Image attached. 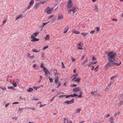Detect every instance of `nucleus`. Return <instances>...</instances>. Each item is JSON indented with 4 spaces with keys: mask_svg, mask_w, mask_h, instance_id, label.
Masks as SVG:
<instances>
[{
    "mask_svg": "<svg viewBox=\"0 0 123 123\" xmlns=\"http://www.w3.org/2000/svg\"><path fill=\"white\" fill-rule=\"evenodd\" d=\"M108 63L106 64L105 65V67L108 68L114 65H116L117 66H119L121 64V62L119 63H116L114 61H116L115 59L117 56V54L116 53L113 51H110L109 52L108 54Z\"/></svg>",
    "mask_w": 123,
    "mask_h": 123,
    "instance_id": "nucleus-1",
    "label": "nucleus"
},
{
    "mask_svg": "<svg viewBox=\"0 0 123 123\" xmlns=\"http://www.w3.org/2000/svg\"><path fill=\"white\" fill-rule=\"evenodd\" d=\"M67 8L68 10V9H70L73 6V4L71 0H69L68 1Z\"/></svg>",
    "mask_w": 123,
    "mask_h": 123,
    "instance_id": "nucleus-2",
    "label": "nucleus"
},
{
    "mask_svg": "<svg viewBox=\"0 0 123 123\" xmlns=\"http://www.w3.org/2000/svg\"><path fill=\"white\" fill-rule=\"evenodd\" d=\"M78 10V9L76 7H72L71 9L68 10L69 13H70L71 11H72L73 13L77 11Z\"/></svg>",
    "mask_w": 123,
    "mask_h": 123,
    "instance_id": "nucleus-3",
    "label": "nucleus"
},
{
    "mask_svg": "<svg viewBox=\"0 0 123 123\" xmlns=\"http://www.w3.org/2000/svg\"><path fill=\"white\" fill-rule=\"evenodd\" d=\"M53 9V8L52 7L48 8L45 9V11L48 14H50L52 12Z\"/></svg>",
    "mask_w": 123,
    "mask_h": 123,
    "instance_id": "nucleus-4",
    "label": "nucleus"
},
{
    "mask_svg": "<svg viewBox=\"0 0 123 123\" xmlns=\"http://www.w3.org/2000/svg\"><path fill=\"white\" fill-rule=\"evenodd\" d=\"M77 75V74L76 75H74V77L73 79L72 80H73L75 81L78 82V83H79L80 81V79L79 78H76V76Z\"/></svg>",
    "mask_w": 123,
    "mask_h": 123,
    "instance_id": "nucleus-5",
    "label": "nucleus"
},
{
    "mask_svg": "<svg viewBox=\"0 0 123 123\" xmlns=\"http://www.w3.org/2000/svg\"><path fill=\"white\" fill-rule=\"evenodd\" d=\"M40 3V1L36 3L34 6V8H35L36 9L38 8L41 6L40 4H41V3Z\"/></svg>",
    "mask_w": 123,
    "mask_h": 123,
    "instance_id": "nucleus-6",
    "label": "nucleus"
},
{
    "mask_svg": "<svg viewBox=\"0 0 123 123\" xmlns=\"http://www.w3.org/2000/svg\"><path fill=\"white\" fill-rule=\"evenodd\" d=\"M72 32L73 33V34H79L80 33L79 31H77L75 29H73L72 31Z\"/></svg>",
    "mask_w": 123,
    "mask_h": 123,
    "instance_id": "nucleus-7",
    "label": "nucleus"
},
{
    "mask_svg": "<svg viewBox=\"0 0 123 123\" xmlns=\"http://www.w3.org/2000/svg\"><path fill=\"white\" fill-rule=\"evenodd\" d=\"M80 88L79 87H76L73 90V92H76V91H78L79 92H80Z\"/></svg>",
    "mask_w": 123,
    "mask_h": 123,
    "instance_id": "nucleus-8",
    "label": "nucleus"
},
{
    "mask_svg": "<svg viewBox=\"0 0 123 123\" xmlns=\"http://www.w3.org/2000/svg\"><path fill=\"white\" fill-rule=\"evenodd\" d=\"M59 77L58 76L57 77L55 78V83L56 84H57L58 82Z\"/></svg>",
    "mask_w": 123,
    "mask_h": 123,
    "instance_id": "nucleus-9",
    "label": "nucleus"
},
{
    "mask_svg": "<svg viewBox=\"0 0 123 123\" xmlns=\"http://www.w3.org/2000/svg\"><path fill=\"white\" fill-rule=\"evenodd\" d=\"M22 14H20L18 15L17 16L15 17V20H17L18 19L22 17Z\"/></svg>",
    "mask_w": 123,
    "mask_h": 123,
    "instance_id": "nucleus-10",
    "label": "nucleus"
},
{
    "mask_svg": "<svg viewBox=\"0 0 123 123\" xmlns=\"http://www.w3.org/2000/svg\"><path fill=\"white\" fill-rule=\"evenodd\" d=\"M48 0H42L40 1V3H41V4L43 5L46 2L48 1Z\"/></svg>",
    "mask_w": 123,
    "mask_h": 123,
    "instance_id": "nucleus-11",
    "label": "nucleus"
},
{
    "mask_svg": "<svg viewBox=\"0 0 123 123\" xmlns=\"http://www.w3.org/2000/svg\"><path fill=\"white\" fill-rule=\"evenodd\" d=\"M63 18V16L62 15H59V16L58 18V19H59L61 20H62Z\"/></svg>",
    "mask_w": 123,
    "mask_h": 123,
    "instance_id": "nucleus-12",
    "label": "nucleus"
},
{
    "mask_svg": "<svg viewBox=\"0 0 123 123\" xmlns=\"http://www.w3.org/2000/svg\"><path fill=\"white\" fill-rule=\"evenodd\" d=\"M81 110V109H80L78 108L77 110L75 112L79 114V115H80V112Z\"/></svg>",
    "mask_w": 123,
    "mask_h": 123,
    "instance_id": "nucleus-13",
    "label": "nucleus"
},
{
    "mask_svg": "<svg viewBox=\"0 0 123 123\" xmlns=\"http://www.w3.org/2000/svg\"><path fill=\"white\" fill-rule=\"evenodd\" d=\"M39 40V39H37L36 38H34L33 39H32L31 40V41L32 42H34L35 41H38Z\"/></svg>",
    "mask_w": 123,
    "mask_h": 123,
    "instance_id": "nucleus-14",
    "label": "nucleus"
},
{
    "mask_svg": "<svg viewBox=\"0 0 123 123\" xmlns=\"http://www.w3.org/2000/svg\"><path fill=\"white\" fill-rule=\"evenodd\" d=\"M34 3V1L33 0H31V1L30 2V3L29 4L31 6L33 5Z\"/></svg>",
    "mask_w": 123,
    "mask_h": 123,
    "instance_id": "nucleus-15",
    "label": "nucleus"
},
{
    "mask_svg": "<svg viewBox=\"0 0 123 123\" xmlns=\"http://www.w3.org/2000/svg\"><path fill=\"white\" fill-rule=\"evenodd\" d=\"M49 35H47L45 38V40H46L49 39Z\"/></svg>",
    "mask_w": 123,
    "mask_h": 123,
    "instance_id": "nucleus-16",
    "label": "nucleus"
},
{
    "mask_svg": "<svg viewBox=\"0 0 123 123\" xmlns=\"http://www.w3.org/2000/svg\"><path fill=\"white\" fill-rule=\"evenodd\" d=\"M33 89L32 88H29L27 90V91L29 92H30L32 91H33Z\"/></svg>",
    "mask_w": 123,
    "mask_h": 123,
    "instance_id": "nucleus-17",
    "label": "nucleus"
},
{
    "mask_svg": "<svg viewBox=\"0 0 123 123\" xmlns=\"http://www.w3.org/2000/svg\"><path fill=\"white\" fill-rule=\"evenodd\" d=\"M88 34V33H82L81 34L83 36L85 37Z\"/></svg>",
    "mask_w": 123,
    "mask_h": 123,
    "instance_id": "nucleus-18",
    "label": "nucleus"
},
{
    "mask_svg": "<svg viewBox=\"0 0 123 123\" xmlns=\"http://www.w3.org/2000/svg\"><path fill=\"white\" fill-rule=\"evenodd\" d=\"M79 115V114H77L75 112H74L73 114V116L75 117H77V116H78Z\"/></svg>",
    "mask_w": 123,
    "mask_h": 123,
    "instance_id": "nucleus-19",
    "label": "nucleus"
},
{
    "mask_svg": "<svg viewBox=\"0 0 123 123\" xmlns=\"http://www.w3.org/2000/svg\"><path fill=\"white\" fill-rule=\"evenodd\" d=\"M83 44L82 43H80L78 44L77 46L78 47H82L83 46Z\"/></svg>",
    "mask_w": 123,
    "mask_h": 123,
    "instance_id": "nucleus-20",
    "label": "nucleus"
},
{
    "mask_svg": "<svg viewBox=\"0 0 123 123\" xmlns=\"http://www.w3.org/2000/svg\"><path fill=\"white\" fill-rule=\"evenodd\" d=\"M69 104L73 103L74 102V99H72L70 101H69Z\"/></svg>",
    "mask_w": 123,
    "mask_h": 123,
    "instance_id": "nucleus-21",
    "label": "nucleus"
},
{
    "mask_svg": "<svg viewBox=\"0 0 123 123\" xmlns=\"http://www.w3.org/2000/svg\"><path fill=\"white\" fill-rule=\"evenodd\" d=\"M69 104L73 103L74 102V99H72L70 101H69Z\"/></svg>",
    "mask_w": 123,
    "mask_h": 123,
    "instance_id": "nucleus-22",
    "label": "nucleus"
},
{
    "mask_svg": "<svg viewBox=\"0 0 123 123\" xmlns=\"http://www.w3.org/2000/svg\"><path fill=\"white\" fill-rule=\"evenodd\" d=\"M7 88L8 89H11L13 90H15L14 88L12 86H8Z\"/></svg>",
    "mask_w": 123,
    "mask_h": 123,
    "instance_id": "nucleus-23",
    "label": "nucleus"
},
{
    "mask_svg": "<svg viewBox=\"0 0 123 123\" xmlns=\"http://www.w3.org/2000/svg\"><path fill=\"white\" fill-rule=\"evenodd\" d=\"M32 51L33 52H36V53H38L40 51V50H39L38 51H37L35 49H34L32 50Z\"/></svg>",
    "mask_w": 123,
    "mask_h": 123,
    "instance_id": "nucleus-24",
    "label": "nucleus"
},
{
    "mask_svg": "<svg viewBox=\"0 0 123 123\" xmlns=\"http://www.w3.org/2000/svg\"><path fill=\"white\" fill-rule=\"evenodd\" d=\"M57 83L58 84V85L57 87V88H58L61 85L62 83L60 81H59V82Z\"/></svg>",
    "mask_w": 123,
    "mask_h": 123,
    "instance_id": "nucleus-25",
    "label": "nucleus"
},
{
    "mask_svg": "<svg viewBox=\"0 0 123 123\" xmlns=\"http://www.w3.org/2000/svg\"><path fill=\"white\" fill-rule=\"evenodd\" d=\"M77 86V85L74 84H71L70 85V86L72 87H75Z\"/></svg>",
    "mask_w": 123,
    "mask_h": 123,
    "instance_id": "nucleus-26",
    "label": "nucleus"
},
{
    "mask_svg": "<svg viewBox=\"0 0 123 123\" xmlns=\"http://www.w3.org/2000/svg\"><path fill=\"white\" fill-rule=\"evenodd\" d=\"M48 78L50 83H52L53 82V79L52 78H50V77H49Z\"/></svg>",
    "mask_w": 123,
    "mask_h": 123,
    "instance_id": "nucleus-27",
    "label": "nucleus"
},
{
    "mask_svg": "<svg viewBox=\"0 0 123 123\" xmlns=\"http://www.w3.org/2000/svg\"><path fill=\"white\" fill-rule=\"evenodd\" d=\"M48 46H44L42 48V50H45V49H47V48H48Z\"/></svg>",
    "mask_w": 123,
    "mask_h": 123,
    "instance_id": "nucleus-28",
    "label": "nucleus"
},
{
    "mask_svg": "<svg viewBox=\"0 0 123 123\" xmlns=\"http://www.w3.org/2000/svg\"><path fill=\"white\" fill-rule=\"evenodd\" d=\"M66 98H68L70 97L71 96L73 97V95H66Z\"/></svg>",
    "mask_w": 123,
    "mask_h": 123,
    "instance_id": "nucleus-29",
    "label": "nucleus"
},
{
    "mask_svg": "<svg viewBox=\"0 0 123 123\" xmlns=\"http://www.w3.org/2000/svg\"><path fill=\"white\" fill-rule=\"evenodd\" d=\"M49 21H48L47 22H45V23H43L42 25V26H45V25H46V24H48V23H49Z\"/></svg>",
    "mask_w": 123,
    "mask_h": 123,
    "instance_id": "nucleus-30",
    "label": "nucleus"
},
{
    "mask_svg": "<svg viewBox=\"0 0 123 123\" xmlns=\"http://www.w3.org/2000/svg\"><path fill=\"white\" fill-rule=\"evenodd\" d=\"M48 70H46L44 71L45 72V74L47 76L48 75Z\"/></svg>",
    "mask_w": 123,
    "mask_h": 123,
    "instance_id": "nucleus-31",
    "label": "nucleus"
},
{
    "mask_svg": "<svg viewBox=\"0 0 123 123\" xmlns=\"http://www.w3.org/2000/svg\"><path fill=\"white\" fill-rule=\"evenodd\" d=\"M80 95H78V96H79V98H81L82 95H81V94L82 93V92H80Z\"/></svg>",
    "mask_w": 123,
    "mask_h": 123,
    "instance_id": "nucleus-32",
    "label": "nucleus"
},
{
    "mask_svg": "<svg viewBox=\"0 0 123 123\" xmlns=\"http://www.w3.org/2000/svg\"><path fill=\"white\" fill-rule=\"evenodd\" d=\"M60 74V73H57L54 74L55 76H57L59 75Z\"/></svg>",
    "mask_w": 123,
    "mask_h": 123,
    "instance_id": "nucleus-33",
    "label": "nucleus"
},
{
    "mask_svg": "<svg viewBox=\"0 0 123 123\" xmlns=\"http://www.w3.org/2000/svg\"><path fill=\"white\" fill-rule=\"evenodd\" d=\"M116 77V76H112L111 78V80H112L115 79Z\"/></svg>",
    "mask_w": 123,
    "mask_h": 123,
    "instance_id": "nucleus-34",
    "label": "nucleus"
},
{
    "mask_svg": "<svg viewBox=\"0 0 123 123\" xmlns=\"http://www.w3.org/2000/svg\"><path fill=\"white\" fill-rule=\"evenodd\" d=\"M62 67L63 68H65V67L64 65V64L63 62H62Z\"/></svg>",
    "mask_w": 123,
    "mask_h": 123,
    "instance_id": "nucleus-35",
    "label": "nucleus"
},
{
    "mask_svg": "<svg viewBox=\"0 0 123 123\" xmlns=\"http://www.w3.org/2000/svg\"><path fill=\"white\" fill-rule=\"evenodd\" d=\"M67 123H72V122L70 120H67Z\"/></svg>",
    "mask_w": 123,
    "mask_h": 123,
    "instance_id": "nucleus-36",
    "label": "nucleus"
},
{
    "mask_svg": "<svg viewBox=\"0 0 123 123\" xmlns=\"http://www.w3.org/2000/svg\"><path fill=\"white\" fill-rule=\"evenodd\" d=\"M65 103H67V104H69V101L66 100L65 101Z\"/></svg>",
    "mask_w": 123,
    "mask_h": 123,
    "instance_id": "nucleus-37",
    "label": "nucleus"
},
{
    "mask_svg": "<svg viewBox=\"0 0 123 123\" xmlns=\"http://www.w3.org/2000/svg\"><path fill=\"white\" fill-rule=\"evenodd\" d=\"M38 34L37 33L35 32L34 33H33V35L34 36H37L38 35Z\"/></svg>",
    "mask_w": 123,
    "mask_h": 123,
    "instance_id": "nucleus-38",
    "label": "nucleus"
},
{
    "mask_svg": "<svg viewBox=\"0 0 123 123\" xmlns=\"http://www.w3.org/2000/svg\"><path fill=\"white\" fill-rule=\"evenodd\" d=\"M12 84L14 87H15L17 85L16 83H12Z\"/></svg>",
    "mask_w": 123,
    "mask_h": 123,
    "instance_id": "nucleus-39",
    "label": "nucleus"
},
{
    "mask_svg": "<svg viewBox=\"0 0 123 123\" xmlns=\"http://www.w3.org/2000/svg\"><path fill=\"white\" fill-rule=\"evenodd\" d=\"M0 88L2 90H6V88L5 87H1Z\"/></svg>",
    "mask_w": 123,
    "mask_h": 123,
    "instance_id": "nucleus-40",
    "label": "nucleus"
},
{
    "mask_svg": "<svg viewBox=\"0 0 123 123\" xmlns=\"http://www.w3.org/2000/svg\"><path fill=\"white\" fill-rule=\"evenodd\" d=\"M77 49H79H79L82 50L83 49V48H82V47H77Z\"/></svg>",
    "mask_w": 123,
    "mask_h": 123,
    "instance_id": "nucleus-41",
    "label": "nucleus"
},
{
    "mask_svg": "<svg viewBox=\"0 0 123 123\" xmlns=\"http://www.w3.org/2000/svg\"><path fill=\"white\" fill-rule=\"evenodd\" d=\"M92 59L93 61H95L96 60V59L93 56L92 58Z\"/></svg>",
    "mask_w": 123,
    "mask_h": 123,
    "instance_id": "nucleus-42",
    "label": "nucleus"
},
{
    "mask_svg": "<svg viewBox=\"0 0 123 123\" xmlns=\"http://www.w3.org/2000/svg\"><path fill=\"white\" fill-rule=\"evenodd\" d=\"M100 27H98L96 28V31L97 32L98 31L100 30Z\"/></svg>",
    "mask_w": 123,
    "mask_h": 123,
    "instance_id": "nucleus-43",
    "label": "nucleus"
},
{
    "mask_svg": "<svg viewBox=\"0 0 123 123\" xmlns=\"http://www.w3.org/2000/svg\"><path fill=\"white\" fill-rule=\"evenodd\" d=\"M88 62L87 60V59H86V61H84V62H83L82 63V64L83 65H84L85 64V62Z\"/></svg>",
    "mask_w": 123,
    "mask_h": 123,
    "instance_id": "nucleus-44",
    "label": "nucleus"
},
{
    "mask_svg": "<svg viewBox=\"0 0 123 123\" xmlns=\"http://www.w3.org/2000/svg\"><path fill=\"white\" fill-rule=\"evenodd\" d=\"M99 66V65L97 66V67L94 69V70H96V71H97L98 70V69H97V70H96V69Z\"/></svg>",
    "mask_w": 123,
    "mask_h": 123,
    "instance_id": "nucleus-45",
    "label": "nucleus"
},
{
    "mask_svg": "<svg viewBox=\"0 0 123 123\" xmlns=\"http://www.w3.org/2000/svg\"><path fill=\"white\" fill-rule=\"evenodd\" d=\"M67 28V30H65V31H64L63 32V33L64 34L66 33L67 32V31H68V28Z\"/></svg>",
    "mask_w": 123,
    "mask_h": 123,
    "instance_id": "nucleus-46",
    "label": "nucleus"
},
{
    "mask_svg": "<svg viewBox=\"0 0 123 123\" xmlns=\"http://www.w3.org/2000/svg\"><path fill=\"white\" fill-rule=\"evenodd\" d=\"M10 103H7V104H6L5 105V107H6L7 106H8L9 105Z\"/></svg>",
    "mask_w": 123,
    "mask_h": 123,
    "instance_id": "nucleus-47",
    "label": "nucleus"
},
{
    "mask_svg": "<svg viewBox=\"0 0 123 123\" xmlns=\"http://www.w3.org/2000/svg\"><path fill=\"white\" fill-rule=\"evenodd\" d=\"M98 94L97 93V91L94 92V95H97Z\"/></svg>",
    "mask_w": 123,
    "mask_h": 123,
    "instance_id": "nucleus-48",
    "label": "nucleus"
},
{
    "mask_svg": "<svg viewBox=\"0 0 123 123\" xmlns=\"http://www.w3.org/2000/svg\"><path fill=\"white\" fill-rule=\"evenodd\" d=\"M31 6L29 4L27 8V9H30L31 7Z\"/></svg>",
    "mask_w": 123,
    "mask_h": 123,
    "instance_id": "nucleus-49",
    "label": "nucleus"
},
{
    "mask_svg": "<svg viewBox=\"0 0 123 123\" xmlns=\"http://www.w3.org/2000/svg\"><path fill=\"white\" fill-rule=\"evenodd\" d=\"M95 31H91L90 32V33L91 34H93L95 32Z\"/></svg>",
    "mask_w": 123,
    "mask_h": 123,
    "instance_id": "nucleus-50",
    "label": "nucleus"
},
{
    "mask_svg": "<svg viewBox=\"0 0 123 123\" xmlns=\"http://www.w3.org/2000/svg\"><path fill=\"white\" fill-rule=\"evenodd\" d=\"M66 96L65 95H62L61 96H59V98H61L63 97H65Z\"/></svg>",
    "mask_w": 123,
    "mask_h": 123,
    "instance_id": "nucleus-51",
    "label": "nucleus"
},
{
    "mask_svg": "<svg viewBox=\"0 0 123 123\" xmlns=\"http://www.w3.org/2000/svg\"><path fill=\"white\" fill-rule=\"evenodd\" d=\"M19 99H21V100H22V99H24L25 100V99L24 98H22V97H19Z\"/></svg>",
    "mask_w": 123,
    "mask_h": 123,
    "instance_id": "nucleus-52",
    "label": "nucleus"
},
{
    "mask_svg": "<svg viewBox=\"0 0 123 123\" xmlns=\"http://www.w3.org/2000/svg\"><path fill=\"white\" fill-rule=\"evenodd\" d=\"M34 36L32 34V35H31V38L32 39H34Z\"/></svg>",
    "mask_w": 123,
    "mask_h": 123,
    "instance_id": "nucleus-53",
    "label": "nucleus"
},
{
    "mask_svg": "<svg viewBox=\"0 0 123 123\" xmlns=\"http://www.w3.org/2000/svg\"><path fill=\"white\" fill-rule=\"evenodd\" d=\"M43 85H41L40 86H39L37 87V88H40L41 87H43Z\"/></svg>",
    "mask_w": 123,
    "mask_h": 123,
    "instance_id": "nucleus-54",
    "label": "nucleus"
},
{
    "mask_svg": "<svg viewBox=\"0 0 123 123\" xmlns=\"http://www.w3.org/2000/svg\"><path fill=\"white\" fill-rule=\"evenodd\" d=\"M19 103L18 102H15L12 103V104H18Z\"/></svg>",
    "mask_w": 123,
    "mask_h": 123,
    "instance_id": "nucleus-55",
    "label": "nucleus"
},
{
    "mask_svg": "<svg viewBox=\"0 0 123 123\" xmlns=\"http://www.w3.org/2000/svg\"><path fill=\"white\" fill-rule=\"evenodd\" d=\"M46 105V104H44V105H42L41 104L40 105V107H43V106H44Z\"/></svg>",
    "mask_w": 123,
    "mask_h": 123,
    "instance_id": "nucleus-56",
    "label": "nucleus"
},
{
    "mask_svg": "<svg viewBox=\"0 0 123 123\" xmlns=\"http://www.w3.org/2000/svg\"><path fill=\"white\" fill-rule=\"evenodd\" d=\"M28 108L31 109L33 110H35V109L34 108Z\"/></svg>",
    "mask_w": 123,
    "mask_h": 123,
    "instance_id": "nucleus-57",
    "label": "nucleus"
},
{
    "mask_svg": "<svg viewBox=\"0 0 123 123\" xmlns=\"http://www.w3.org/2000/svg\"><path fill=\"white\" fill-rule=\"evenodd\" d=\"M114 119V118L112 117H111L110 118V120L112 121Z\"/></svg>",
    "mask_w": 123,
    "mask_h": 123,
    "instance_id": "nucleus-58",
    "label": "nucleus"
},
{
    "mask_svg": "<svg viewBox=\"0 0 123 123\" xmlns=\"http://www.w3.org/2000/svg\"><path fill=\"white\" fill-rule=\"evenodd\" d=\"M73 96L76 97L77 96H78V95H77L75 94H74L73 95Z\"/></svg>",
    "mask_w": 123,
    "mask_h": 123,
    "instance_id": "nucleus-59",
    "label": "nucleus"
},
{
    "mask_svg": "<svg viewBox=\"0 0 123 123\" xmlns=\"http://www.w3.org/2000/svg\"><path fill=\"white\" fill-rule=\"evenodd\" d=\"M37 67V65L36 64H33V66H32V67L34 68H35V67Z\"/></svg>",
    "mask_w": 123,
    "mask_h": 123,
    "instance_id": "nucleus-60",
    "label": "nucleus"
},
{
    "mask_svg": "<svg viewBox=\"0 0 123 123\" xmlns=\"http://www.w3.org/2000/svg\"><path fill=\"white\" fill-rule=\"evenodd\" d=\"M72 59L73 62H74L76 60L74 59L73 58H72Z\"/></svg>",
    "mask_w": 123,
    "mask_h": 123,
    "instance_id": "nucleus-61",
    "label": "nucleus"
},
{
    "mask_svg": "<svg viewBox=\"0 0 123 123\" xmlns=\"http://www.w3.org/2000/svg\"><path fill=\"white\" fill-rule=\"evenodd\" d=\"M67 28H68V29H69V27L68 26H67L65 28V30H67Z\"/></svg>",
    "mask_w": 123,
    "mask_h": 123,
    "instance_id": "nucleus-62",
    "label": "nucleus"
},
{
    "mask_svg": "<svg viewBox=\"0 0 123 123\" xmlns=\"http://www.w3.org/2000/svg\"><path fill=\"white\" fill-rule=\"evenodd\" d=\"M39 99L37 98H34L33 100H38Z\"/></svg>",
    "mask_w": 123,
    "mask_h": 123,
    "instance_id": "nucleus-63",
    "label": "nucleus"
},
{
    "mask_svg": "<svg viewBox=\"0 0 123 123\" xmlns=\"http://www.w3.org/2000/svg\"><path fill=\"white\" fill-rule=\"evenodd\" d=\"M92 65H91V64H90L88 65V66L89 67H92Z\"/></svg>",
    "mask_w": 123,
    "mask_h": 123,
    "instance_id": "nucleus-64",
    "label": "nucleus"
}]
</instances>
